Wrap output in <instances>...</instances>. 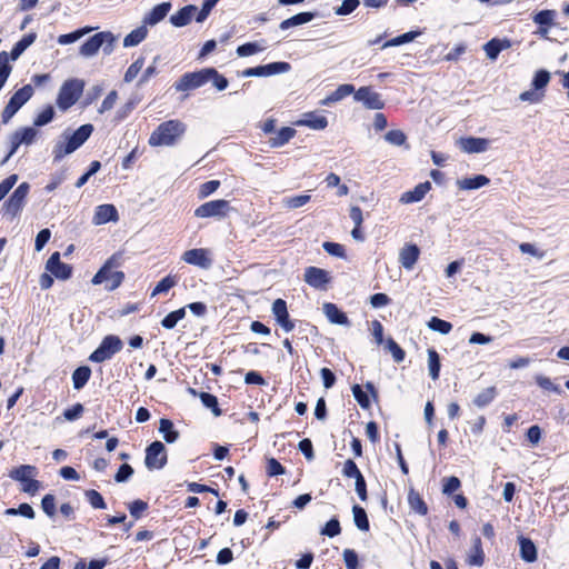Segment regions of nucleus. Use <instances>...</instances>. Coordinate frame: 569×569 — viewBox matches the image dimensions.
Masks as SVG:
<instances>
[{"instance_id": "44", "label": "nucleus", "mask_w": 569, "mask_h": 569, "mask_svg": "<svg viewBox=\"0 0 569 569\" xmlns=\"http://www.w3.org/2000/svg\"><path fill=\"white\" fill-rule=\"evenodd\" d=\"M6 516H21L27 519H33L36 513L29 503H21L18 508H8L4 510Z\"/></svg>"}, {"instance_id": "41", "label": "nucleus", "mask_w": 569, "mask_h": 569, "mask_svg": "<svg viewBox=\"0 0 569 569\" xmlns=\"http://www.w3.org/2000/svg\"><path fill=\"white\" fill-rule=\"evenodd\" d=\"M420 34H421L420 31L406 32L403 34H400L396 38L388 40L387 42L383 43L382 48L385 49V48H389V47H397V46H401V44L411 42Z\"/></svg>"}, {"instance_id": "2", "label": "nucleus", "mask_w": 569, "mask_h": 569, "mask_svg": "<svg viewBox=\"0 0 569 569\" xmlns=\"http://www.w3.org/2000/svg\"><path fill=\"white\" fill-rule=\"evenodd\" d=\"M186 124L180 120H168L157 127L150 134L151 147H170L176 144L186 132Z\"/></svg>"}, {"instance_id": "10", "label": "nucleus", "mask_w": 569, "mask_h": 569, "mask_svg": "<svg viewBox=\"0 0 569 569\" xmlns=\"http://www.w3.org/2000/svg\"><path fill=\"white\" fill-rule=\"evenodd\" d=\"M210 81V68H204L196 72L184 73L179 81L174 83L177 91H189L202 87Z\"/></svg>"}, {"instance_id": "31", "label": "nucleus", "mask_w": 569, "mask_h": 569, "mask_svg": "<svg viewBox=\"0 0 569 569\" xmlns=\"http://www.w3.org/2000/svg\"><path fill=\"white\" fill-rule=\"evenodd\" d=\"M296 134V130L291 127H283L278 130L274 137L269 139V144L272 148H279L289 142Z\"/></svg>"}, {"instance_id": "33", "label": "nucleus", "mask_w": 569, "mask_h": 569, "mask_svg": "<svg viewBox=\"0 0 569 569\" xmlns=\"http://www.w3.org/2000/svg\"><path fill=\"white\" fill-rule=\"evenodd\" d=\"M315 18V14L311 13V12H300L291 18H288L286 20H283L281 23H280V29L281 30H287L289 28H293V27H297V26H301V24H305V23H308L310 22L312 19Z\"/></svg>"}, {"instance_id": "63", "label": "nucleus", "mask_w": 569, "mask_h": 569, "mask_svg": "<svg viewBox=\"0 0 569 569\" xmlns=\"http://www.w3.org/2000/svg\"><path fill=\"white\" fill-rule=\"evenodd\" d=\"M130 515L134 519H139L142 513L148 509V503L143 500H134L128 506Z\"/></svg>"}, {"instance_id": "3", "label": "nucleus", "mask_w": 569, "mask_h": 569, "mask_svg": "<svg viewBox=\"0 0 569 569\" xmlns=\"http://www.w3.org/2000/svg\"><path fill=\"white\" fill-rule=\"evenodd\" d=\"M84 89V81L72 78L66 80L59 89L57 107L61 111L70 109L81 97Z\"/></svg>"}, {"instance_id": "37", "label": "nucleus", "mask_w": 569, "mask_h": 569, "mask_svg": "<svg viewBox=\"0 0 569 569\" xmlns=\"http://www.w3.org/2000/svg\"><path fill=\"white\" fill-rule=\"evenodd\" d=\"M91 376V369L89 367H79L72 373V382L76 389H81L88 382Z\"/></svg>"}, {"instance_id": "12", "label": "nucleus", "mask_w": 569, "mask_h": 569, "mask_svg": "<svg viewBox=\"0 0 569 569\" xmlns=\"http://www.w3.org/2000/svg\"><path fill=\"white\" fill-rule=\"evenodd\" d=\"M38 133H39L38 130L33 127H26V128L16 130L10 136L11 148H10L9 153L4 158L3 162H7L17 152L18 148L21 144H26V146L32 144L34 142Z\"/></svg>"}, {"instance_id": "9", "label": "nucleus", "mask_w": 569, "mask_h": 569, "mask_svg": "<svg viewBox=\"0 0 569 569\" xmlns=\"http://www.w3.org/2000/svg\"><path fill=\"white\" fill-rule=\"evenodd\" d=\"M29 190L28 182L19 184L3 206L4 214L10 216L11 219L16 218L24 207Z\"/></svg>"}, {"instance_id": "15", "label": "nucleus", "mask_w": 569, "mask_h": 569, "mask_svg": "<svg viewBox=\"0 0 569 569\" xmlns=\"http://www.w3.org/2000/svg\"><path fill=\"white\" fill-rule=\"evenodd\" d=\"M288 62H272L266 66L248 68L242 72L243 77H268L278 73H284L290 70Z\"/></svg>"}, {"instance_id": "39", "label": "nucleus", "mask_w": 569, "mask_h": 569, "mask_svg": "<svg viewBox=\"0 0 569 569\" xmlns=\"http://www.w3.org/2000/svg\"><path fill=\"white\" fill-rule=\"evenodd\" d=\"M440 367V357L438 352L435 349H428V370L432 380H437L439 378Z\"/></svg>"}, {"instance_id": "64", "label": "nucleus", "mask_w": 569, "mask_h": 569, "mask_svg": "<svg viewBox=\"0 0 569 569\" xmlns=\"http://www.w3.org/2000/svg\"><path fill=\"white\" fill-rule=\"evenodd\" d=\"M220 186V181L218 180H210L200 186L199 189V198L203 199L209 197L211 193H213Z\"/></svg>"}, {"instance_id": "35", "label": "nucleus", "mask_w": 569, "mask_h": 569, "mask_svg": "<svg viewBox=\"0 0 569 569\" xmlns=\"http://www.w3.org/2000/svg\"><path fill=\"white\" fill-rule=\"evenodd\" d=\"M159 431L168 443L174 442L179 437V432L174 429L172 421L169 419L163 418L160 420Z\"/></svg>"}, {"instance_id": "29", "label": "nucleus", "mask_w": 569, "mask_h": 569, "mask_svg": "<svg viewBox=\"0 0 569 569\" xmlns=\"http://www.w3.org/2000/svg\"><path fill=\"white\" fill-rule=\"evenodd\" d=\"M520 557L526 562H533L537 560V548L535 543L525 537H519Z\"/></svg>"}, {"instance_id": "51", "label": "nucleus", "mask_w": 569, "mask_h": 569, "mask_svg": "<svg viewBox=\"0 0 569 569\" xmlns=\"http://www.w3.org/2000/svg\"><path fill=\"white\" fill-rule=\"evenodd\" d=\"M550 81V73L547 70H539L532 79V88L539 92L545 89Z\"/></svg>"}, {"instance_id": "43", "label": "nucleus", "mask_w": 569, "mask_h": 569, "mask_svg": "<svg viewBox=\"0 0 569 569\" xmlns=\"http://www.w3.org/2000/svg\"><path fill=\"white\" fill-rule=\"evenodd\" d=\"M310 201L309 194L286 197L282 199V207L289 210L300 208Z\"/></svg>"}, {"instance_id": "54", "label": "nucleus", "mask_w": 569, "mask_h": 569, "mask_svg": "<svg viewBox=\"0 0 569 569\" xmlns=\"http://www.w3.org/2000/svg\"><path fill=\"white\" fill-rule=\"evenodd\" d=\"M503 48L505 47H503L502 42L497 39H492V40L488 41L483 47L487 57L491 60H495Z\"/></svg>"}, {"instance_id": "13", "label": "nucleus", "mask_w": 569, "mask_h": 569, "mask_svg": "<svg viewBox=\"0 0 569 569\" xmlns=\"http://www.w3.org/2000/svg\"><path fill=\"white\" fill-rule=\"evenodd\" d=\"M353 99L362 103L366 109L380 110L385 107L381 94L372 90L371 87H360L355 91Z\"/></svg>"}, {"instance_id": "56", "label": "nucleus", "mask_w": 569, "mask_h": 569, "mask_svg": "<svg viewBox=\"0 0 569 569\" xmlns=\"http://www.w3.org/2000/svg\"><path fill=\"white\" fill-rule=\"evenodd\" d=\"M54 117V110L51 106H48L44 110H42L34 119L33 124L36 127H42L52 121Z\"/></svg>"}, {"instance_id": "5", "label": "nucleus", "mask_w": 569, "mask_h": 569, "mask_svg": "<svg viewBox=\"0 0 569 569\" xmlns=\"http://www.w3.org/2000/svg\"><path fill=\"white\" fill-rule=\"evenodd\" d=\"M38 475L34 466L22 465L10 471L9 477L22 483L21 490L29 495H34L40 488V481L33 479Z\"/></svg>"}, {"instance_id": "22", "label": "nucleus", "mask_w": 569, "mask_h": 569, "mask_svg": "<svg viewBox=\"0 0 569 569\" xmlns=\"http://www.w3.org/2000/svg\"><path fill=\"white\" fill-rule=\"evenodd\" d=\"M472 546L467 552L466 562L469 566L481 567L485 563V552L482 542L479 536L475 535L471 538Z\"/></svg>"}, {"instance_id": "11", "label": "nucleus", "mask_w": 569, "mask_h": 569, "mask_svg": "<svg viewBox=\"0 0 569 569\" xmlns=\"http://www.w3.org/2000/svg\"><path fill=\"white\" fill-rule=\"evenodd\" d=\"M231 210L229 201L219 199L202 203L194 210L197 218H224Z\"/></svg>"}, {"instance_id": "46", "label": "nucleus", "mask_w": 569, "mask_h": 569, "mask_svg": "<svg viewBox=\"0 0 569 569\" xmlns=\"http://www.w3.org/2000/svg\"><path fill=\"white\" fill-rule=\"evenodd\" d=\"M428 328L433 331H438L442 335H448L452 329V325L446 320L438 318V317H432L428 321Z\"/></svg>"}, {"instance_id": "34", "label": "nucleus", "mask_w": 569, "mask_h": 569, "mask_svg": "<svg viewBox=\"0 0 569 569\" xmlns=\"http://www.w3.org/2000/svg\"><path fill=\"white\" fill-rule=\"evenodd\" d=\"M497 397V389L496 387H488L485 390L480 391L472 400V403L477 408H485L488 405H490L495 398Z\"/></svg>"}, {"instance_id": "17", "label": "nucleus", "mask_w": 569, "mask_h": 569, "mask_svg": "<svg viewBox=\"0 0 569 569\" xmlns=\"http://www.w3.org/2000/svg\"><path fill=\"white\" fill-rule=\"evenodd\" d=\"M46 269L58 279L66 280L71 276V267L60 261V253L54 252L47 260Z\"/></svg>"}, {"instance_id": "40", "label": "nucleus", "mask_w": 569, "mask_h": 569, "mask_svg": "<svg viewBox=\"0 0 569 569\" xmlns=\"http://www.w3.org/2000/svg\"><path fill=\"white\" fill-rule=\"evenodd\" d=\"M92 30H93V28H91V27H84V28L76 30L71 33L61 34L58 37V43L62 44V46L73 43V42L78 41L79 39H81L83 36H86L87 33L91 32Z\"/></svg>"}, {"instance_id": "62", "label": "nucleus", "mask_w": 569, "mask_h": 569, "mask_svg": "<svg viewBox=\"0 0 569 569\" xmlns=\"http://www.w3.org/2000/svg\"><path fill=\"white\" fill-rule=\"evenodd\" d=\"M536 382L537 385L547 390V391H552V392H556V393H560L561 392V389L556 386L550 378L546 377V376H542V375H538L536 376Z\"/></svg>"}, {"instance_id": "27", "label": "nucleus", "mask_w": 569, "mask_h": 569, "mask_svg": "<svg viewBox=\"0 0 569 569\" xmlns=\"http://www.w3.org/2000/svg\"><path fill=\"white\" fill-rule=\"evenodd\" d=\"M197 12V7L189 4L181 8L177 13L170 17V22L177 28L184 27L190 23Z\"/></svg>"}, {"instance_id": "52", "label": "nucleus", "mask_w": 569, "mask_h": 569, "mask_svg": "<svg viewBox=\"0 0 569 569\" xmlns=\"http://www.w3.org/2000/svg\"><path fill=\"white\" fill-rule=\"evenodd\" d=\"M200 400L206 408H209L212 410V413L216 417H219L221 415V410L218 407V400H217L216 396L208 393V392H201Z\"/></svg>"}, {"instance_id": "6", "label": "nucleus", "mask_w": 569, "mask_h": 569, "mask_svg": "<svg viewBox=\"0 0 569 569\" xmlns=\"http://www.w3.org/2000/svg\"><path fill=\"white\" fill-rule=\"evenodd\" d=\"M122 347L123 343L118 336H106L99 347L89 356V360L97 363L104 362L110 360Z\"/></svg>"}, {"instance_id": "23", "label": "nucleus", "mask_w": 569, "mask_h": 569, "mask_svg": "<svg viewBox=\"0 0 569 569\" xmlns=\"http://www.w3.org/2000/svg\"><path fill=\"white\" fill-rule=\"evenodd\" d=\"M420 256V249L412 243H408L400 249L399 262L406 270H411Z\"/></svg>"}, {"instance_id": "7", "label": "nucleus", "mask_w": 569, "mask_h": 569, "mask_svg": "<svg viewBox=\"0 0 569 569\" xmlns=\"http://www.w3.org/2000/svg\"><path fill=\"white\" fill-rule=\"evenodd\" d=\"M33 92L34 91L31 84H26L17 90L1 113L2 122L8 123L10 119L18 112V110L31 99Z\"/></svg>"}, {"instance_id": "59", "label": "nucleus", "mask_w": 569, "mask_h": 569, "mask_svg": "<svg viewBox=\"0 0 569 569\" xmlns=\"http://www.w3.org/2000/svg\"><path fill=\"white\" fill-rule=\"evenodd\" d=\"M340 532V522L338 521V519L333 518L326 523L320 533L332 538L338 536Z\"/></svg>"}, {"instance_id": "8", "label": "nucleus", "mask_w": 569, "mask_h": 569, "mask_svg": "<svg viewBox=\"0 0 569 569\" xmlns=\"http://www.w3.org/2000/svg\"><path fill=\"white\" fill-rule=\"evenodd\" d=\"M124 274L122 271L112 269V261L108 260L103 267L92 278L93 284L104 283V288L109 291L117 289L123 281Z\"/></svg>"}, {"instance_id": "53", "label": "nucleus", "mask_w": 569, "mask_h": 569, "mask_svg": "<svg viewBox=\"0 0 569 569\" xmlns=\"http://www.w3.org/2000/svg\"><path fill=\"white\" fill-rule=\"evenodd\" d=\"M386 349L392 355V358L396 362L399 363L405 360V351L393 339H387Z\"/></svg>"}, {"instance_id": "58", "label": "nucleus", "mask_w": 569, "mask_h": 569, "mask_svg": "<svg viewBox=\"0 0 569 569\" xmlns=\"http://www.w3.org/2000/svg\"><path fill=\"white\" fill-rule=\"evenodd\" d=\"M545 94L543 92H539L535 89L523 91L519 94V100L522 102H529V103H539L542 101Z\"/></svg>"}, {"instance_id": "19", "label": "nucleus", "mask_w": 569, "mask_h": 569, "mask_svg": "<svg viewBox=\"0 0 569 569\" xmlns=\"http://www.w3.org/2000/svg\"><path fill=\"white\" fill-rule=\"evenodd\" d=\"M329 280V273L323 269L317 267H308L305 270V281L313 288H325Z\"/></svg>"}, {"instance_id": "16", "label": "nucleus", "mask_w": 569, "mask_h": 569, "mask_svg": "<svg viewBox=\"0 0 569 569\" xmlns=\"http://www.w3.org/2000/svg\"><path fill=\"white\" fill-rule=\"evenodd\" d=\"M181 259L189 264L201 269H209L212 266V259L208 249H190L183 252Z\"/></svg>"}, {"instance_id": "47", "label": "nucleus", "mask_w": 569, "mask_h": 569, "mask_svg": "<svg viewBox=\"0 0 569 569\" xmlns=\"http://www.w3.org/2000/svg\"><path fill=\"white\" fill-rule=\"evenodd\" d=\"M177 284V278L174 276H167L158 282L154 287L151 296L154 297L159 293H166Z\"/></svg>"}, {"instance_id": "45", "label": "nucleus", "mask_w": 569, "mask_h": 569, "mask_svg": "<svg viewBox=\"0 0 569 569\" xmlns=\"http://www.w3.org/2000/svg\"><path fill=\"white\" fill-rule=\"evenodd\" d=\"M184 316H186V309L184 308H180L178 310H174V311L168 313L162 319L161 325L166 329H173L176 327V325L178 323V321L183 319Z\"/></svg>"}, {"instance_id": "30", "label": "nucleus", "mask_w": 569, "mask_h": 569, "mask_svg": "<svg viewBox=\"0 0 569 569\" xmlns=\"http://www.w3.org/2000/svg\"><path fill=\"white\" fill-rule=\"evenodd\" d=\"M490 182L489 178L483 174H478L471 178H463L457 181L461 190H475L487 186Z\"/></svg>"}, {"instance_id": "38", "label": "nucleus", "mask_w": 569, "mask_h": 569, "mask_svg": "<svg viewBox=\"0 0 569 569\" xmlns=\"http://www.w3.org/2000/svg\"><path fill=\"white\" fill-rule=\"evenodd\" d=\"M408 502H409L410 508L415 512H417L421 516L427 515L428 507L425 503V501L422 500L421 496L418 492H416L415 490H410V492L408 495Z\"/></svg>"}, {"instance_id": "25", "label": "nucleus", "mask_w": 569, "mask_h": 569, "mask_svg": "<svg viewBox=\"0 0 569 569\" xmlns=\"http://www.w3.org/2000/svg\"><path fill=\"white\" fill-rule=\"evenodd\" d=\"M297 126L308 127L313 130H323L328 126V120L325 116H321L315 111L307 112L303 118L296 122Z\"/></svg>"}, {"instance_id": "36", "label": "nucleus", "mask_w": 569, "mask_h": 569, "mask_svg": "<svg viewBox=\"0 0 569 569\" xmlns=\"http://www.w3.org/2000/svg\"><path fill=\"white\" fill-rule=\"evenodd\" d=\"M34 40L36 36L33 33L26 34L21 40H19L10 52L11 60H17Z\"/></svg>"}, {"instance_id": "50", "label": "nucleus", "mask_w": 569, "mask_h": 569, "mask_svg": "<svg viewBox=\"0 0 569 569\" xmlns=\"http://www.w3.org/2000/svg\"><path fill=\"white\" fill-rule=\"evenodd\" d=\"M144 66V58L140 57L134 62H132L129 68L127 69L123 80L124 82L129 83L131 82L142 70Z\"/></svg>"}, {"instance_id": "4", "label": "nucleus", "mask_w": 569, "mask_h": 569, "mask_svg": "<svg viewBox=\"0 0 569 569\" xmlns=\"http://www.w3.org/2000/svg\"><path fill=\"white\" fill-rule=\"evenodd\" d=\"M116 37L109 31L98 32L89 38L79 49V53L86 58L96 56L100 48L104 54L112 53L114 49Z\"/></svg>"}, {"instance_id": "18", "label": "nucleus", "mask_w": 569, "mask_h": 569, "mask_svg": "<svg viewBox=\"0 0 569 569\" xmlns=\"http://www.w3.org/2000/svg\"><path fill=\"white\" fill-rule=\"evenodd\" d=\"M119 220V214L117 208L113 204H100L96 208L94 214L92 218V223L94 226H101L108 222H117Z\"/></svg>"}, {"instance_id": "14", "label": "nucleus", "mask_w": 569, "mask_h": 569, "mask_svg": "<svg viewBox=\"0 0 569 569\" xmlns=\"http://www.w3.org/2000/svg\"><path fill=\"white\" fill-rule=\"evenodd\" d=\"M167 462L166 447L160 441L152 442L146 450L144 463L148 469H161Z\"/></svg>"}, {"instance_id": "61", "label": "nucleus", "mask_w": 569, "mask_h": 569, "mask_svg": "<svg viewBox=\"0 0 569 569\" xmlns=\"http://www.w3.org/2000/svg\"><path fill=\"white\" fill-rule=\"evenodd\" d=\"M359 3V0H343L341 6L335 10V13L338 16H347L353 12L358 8Z\"/></svg>"}, {"instance_id": "32", "label": "nucleus", "mask_w": 569, "mask_h": 569, "mask_svg": "<svg viewBox=\"0 0 569 569\" xmlns=\"http://www.w3.org/2000/svg\"><path fill=\"white\" fill-rule=\"evenodd\" d=\"M148 34V29L144 24L136 28L130 33H128L123 39V46L126 48L134 47L141 43Z\"/></svg>"}, {"instance_id": "24", "label": "nucleus", "mask_w": 569, "mask_h": 569, "mask_svg": "<svg viewBox=\"0 0 569 569\" xmlns=\"http://www.w3.org/2000/svg\"><path fill=\"white\" fill-rule=\"evenodd\" d=\"M171 9L170 2H162L157 4L151 9L149 13H147L142 20L143 24L147 26H156L160 21H162Z\"/></svg>"}, {"instance_id": "60", "label": "nucleus", "mask_w": 569, "mask_h": 569, "mask_svg": "<svg viewBox=\"0 0 569 569\" xmlns=\"http://www.w3.org/2000/svg\"><path fill=\"white\" fill-rule=\"evenodd\" d=\"M352 395L361 408L368 409L370 407V400L359 385L352 386Z\"/></svg>"}, {"instance_id": "20", "label": "nucleus", "mask_w": 569, "mask_h": 569, "mask_svg": "<svg viewBox=\"0 0 569 569\" xmlns=\"http://www.w3.org/2000/svg\"><path fill=\"white\" fill-rule=\"evenodd\" d=\"M460 149L466 153H480L489 148V140L485 138L467 137L458 141Z\"/></svg>"}, {"instance_id": "48", "label": "nucleus", "mask_w": 569, "mask_h": 569, "mask_svg": "<svg viewBox=\"0 0 569 569\" xmlns=\"http://www.w3.org/2000/svg\"><path fill=\"white\" fill-rule=\"evenodd\" d=\"M263 50L264 47L259 42H248L237 48V54L239 57H249Z\"/></svg>"}, {"instance_id": "21", "label": "nucleus", "mask_w": 569, "mask_h": 569, "mask_svg": "<svg viewBox=\"0 0 569 569\" xmlns=\"http://www.w3.org/2000/svg\"><path fill=\"white\" fill-rule=\"evenodd\" d=\"M431 183L429 181L417 184L412 190L403 192L399 199L402 204H410L421 201L430 191Z\"/></svg>"}, {"instance_id": "55", "label": "nucleus", "mask_w": 569, "mask_h": 569, "mask_svg": "<svg viewBox=\"0 0 569 569\" xmlns=\"http://www.w3.org/2000/svg\"><path fill=\"white\" fill-rule=\"evenodd\" d=\"M385 140L392 146L400 147L406 143L407 137L401 130H390L385 134Z\"/></svg>"}, {"instance_id": "49", "label": "nucleus", "mask_w": 569, "mask_h": 569, "mask_svg": "<svg viewBox=\"0 0 569 569\" xmlns=\"http://www.w3.org/2000/svg\"><path fill=\"white\" fill-rule=\"evenodd\" d=\"M555 17L556 11L542 10L533 16V22L542 27H549L553 24Z\"/></svg>"}, {"instance_id": "42", "label": "nucleus", "mask_w": 569, "mask_h": 569, "mask_svg": "<svg viewBox=\"0 0 569 569\" xmlns=\"http://www.w3.org/2000/svg\"><path fill=\"white\" fill-rule=\"evenodd\" d=\"M353 521L359 530H369V520L367 513L362 507L353 506L352 508Z\"/></svg>"}, {"instance_id": "26", "label": "nucleus", "mask_w": 569, "mask_h": 569, "mask_svg": "<svg viewBox=\"0 0 569 569\" xmlns=\"http://www.w3.org/2000/svg\"><path fill=\"white\" fill-rule=\"evenodd\" d=\"M323 313L331 323L350 326L349 319L335 303L326 302L322 306Z\"/></svg>"}, {"instance_id": "1", "label": "nucleus", "mask_w": 569, "mask_h": 569, "mask_svg": "<svg viewBox=\"0 0 569 569\" xmlns=\"http://www.w3.org/2000/svg\"><path fill=\"white\" fill-rule=\"evenodd\" d=\"M92 124H82L76 131H64L56 142L52 154L54 161L62 160L66 156L79 149L91 136Z\"/></svg>"}, {"instance_id": "57", "label": "nucleus", "mask_w": 569, "mask_h": 569, "mask_svg": "<svg viewBox=\"0 0 569 569\" xmlns=\"http://www.w3.org/2000/svg\"><path fill=\"white\" fill-rule=\"evenodd\" d=\"M86 497L89 501V503L91 505L92 508L94 509H106V502H104V499L103 497L96 490L91 489V490H87L86 491Z\"/></svg>"}, {"instance_id": "28", "label": "nucleus", "mask_w": 569, "mask_h": 569, "mask_svg": "<svg viewBox=\"0 0 569 569\" xmlns=\"http://www.w3.org/2000/svg\"><path fill=\"white\" fill-rule=\"evenodd\" d=\"M355 87L349 83L340 84L335 91L328 94L325 99L320 101L321 106H330L335 102L342 100L343 98L355 94Z\"/></svg>"}]
</instances>
